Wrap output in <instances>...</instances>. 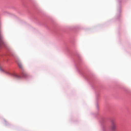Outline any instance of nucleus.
I'll list each match as a JSON object with an SVG mask.
<instances>
[{
  "label": "nucleus",
  "mask_w": 131,
  "mask_h": 131,
  "mask_svg": "<svg viewBox=\"0 0 131 131\" xmlns=\"http://www.w3.org/2000/svg\"><path fill=\"white\" fill-rule=\"evenodd\" d=\"M0 70H2L0 68Z\"/></svg>",
  "instance_id": "nucleus-5"
},
{
  "label": "nucleus",
  "mask_w": 131,
  "mask_h": 131,
  "mask_svg": "<svg viewBox=\"0 0 131 131\" xmlns=\"http://www.w3.org/2000/svg\"><path fill=\"white\" fill-rule=\"evenodd\" d=\"M15 76L17 78H21V77L18 75L17 74H15Z\"/></svg>",
  "instance_id": "nucleus-4"
},
{
  "label": "nucleus",
  "mask_w": 131,
  "mask_h": 131,
  "mask_svg": "<svg viewBox=\"0 0 131 131\" xmlns=\"http://www.w3.org/2000/svg\"><path fill=\"white\" fill-rule=\"evenodd\" d=\"M22 75L24 77H26L27 75V74L25 72H23L22 73Z\"/></svg>",
  "instance_id": "nucleus-3"
},
{
  "label": "nucleus",
  "mask_w": 131,
  "mask_h": 131,
  "mask_svg": "<svg viewBox=\"0 0 131 131\" xmlns=\"http://www.w3.org/2000/svg\"><path fill=\"white\" fill-rule=\"evenodd\" d=\"M116 124L115 122L114 121H112L111 126V130L113 131H115L116 128Z\"/></svg>",
  "instance_id": "nucleus-1"
},
{
  "label": "nucleus",
  "mask_w": 131,
  "mask_h": 131,
  "mask_svg": "<svg viewBox=\"0 0 131 131\" xmlns=\"http://www.w3.org/2000/svg\"><path fill=\"white\" fill-rule=\"evenodd\" d=\"M18 66H19V68L21 69H23V66L21 64V63L20 62H18Z\"/></svg>",
  "instance_id": "nucleus-2"
}]
</instances>
